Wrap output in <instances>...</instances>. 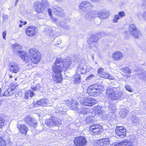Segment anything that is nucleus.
I'll use <instances>...</instances> for the list:
<instances>
[{
    "label": "nucleus",
    "mask_w": 146,
    "mask_h": 146,
    "mask_svg": "<svg viewBox=\"0 0 146 146\" xmlns=\"http://www.w3.org/2000/svg\"><path fill=\"white\" fill-rule=\"evenodd\" d=\"M87 112L86 111V110L84 109V110H82L80 112V114H82L83 115H86L87 113Z\"/></svg>",
    "instance_id": "603ef678"
},
{
    "label": "nucleus",
    "mask_w": 146,
    "mask_h": 146,
    "mask_svg": "<svg viewBox=\"0 0 146 146\" xmlns=\"http://www.w3.org/2000/svg\"><path fill=\"white\" fill-rule=\"evenodd\" d=\"M79 8L80 12L85 13L89 11L92 8V6L89 2L86 1L80 4Z\"/></svg>",
    "instance_id": "423d86ee"
},
{
    "label": "nucleus",
    "mask_w": 146,
    "mask_h": 146,
    "mask_svg": "<svg viewBox=\"0 0 146 146\" xmlns=\"http://www.w3.org/2000/svg\"><path fill=\"white\" fill-rule=\"evenodd\" d=\"M142 4L143 6H146V0H143Z\"/></svg>",
    "instance_id": "0e129e2a"
},
{
    "label": "nucleus",
    "mask_w": 146,
    "mask_h": 146,
    "mask_svg": "<svg viewBox=\"0 0 146 146\" xmlns=\"http://www.w3.org/2000/svg\"><path fill=\"white\" fill-rule=\"evenodd\" d=\"M115 88H108L106 94L112 100L116 101L120 100L123 95V92L121 90H116Z\"/></svg>",
    "instance_id": "f03ea898"
},
{
    "label": "nucleus",
    "mask_w": 146,
    "mask_h": 146,
    "mask_svg": "<svg viewBox=\"0 0 146 146\" xmlns=\"http://www.w3.org/2000/svg\"><path fill=\"white\" fill-rule=\"evenodd\" d=\"M127 143L125 141H123L116 144L114 146H127Z\"/></svg>",
    "instance_id": "37998d69"
},
{
    "label": "nucleus",
    "mask_w": 146,
    "mask_h": 146,
    "mask_svg": "<svg viewBox=\"0 0 146 146\" xmlns=\"http://www.w3.org/2000/svg\"><path fill=\"white\" fill-rule=\"evenodd\" d=\"M54 21L56 22L57 25L58 26H60L61 27H63L64 26L63 24H66V23L65 21H62L59 22L58 20L56 19H54Z\"/></svg>",
    "instance_id": "ea45409f"
},
{
    "label": "nucleus",
    "mask_w": 146,
    "mask_h": 146,
    "mask_svg": "<svg viewBox=\"0 0 146 146\" xmlns=\"http://www.w3.org/2000/svg\"><path fill=\"white\" fill-rule=\"evenodd\" d=\"M137 17L139 20H141L143 17V15L141 13L139 12L137 13Z\"/></svg>",
    "instance_id": "09e8293b"
},
{
    "label": "nucleus",
    "mask_w": 146,
    "mask_h": 146,
    "mask_svg": "<svg viewBox=\"0 0 146 146\" xmlns=\"http://www.w3.org/2000/svg\"><path fill=\"white\" fill-rule=\"evenodd\" d=\"M116 109V106L115 105L113 104H110L108 108L109 111L111 113L114 112Z\"/></svg>",
    "instance_id": "f704fd0d"
},
{
    "label": "nucleus",
    "mask_w": 146,
    "mask_h": 146,
    "mask_svg": "<svg viewBox=\"0 0 146 146\" xmlns=\"http://www.w3.org/2000/svg\"><path fill=\"white\" fill-rule=\"evenodd\" d=\"M48 11L49 16H51L52 15V11L51 9H48Z\"/></svg>",
    "instance_id": "e2e57ef3"
},
{
    "label": "nucleus",
    "mask_w": 146,
    "mask_h": 146,
    "mask_svg": "<svg viewBox=\"0 0 146 146\" xmlns=\"http://www.w3.org/2000/svg\"><path fill=\"white\" fill-rule=\"evenodd\" d=\"M102 129V127H97V129L94 130L93 131H92L91 133H92V134H94L95 135H98L100 134L101 133V130Z\"/></svg>",
    "instance_id": "e433bc0d"
},
{
    "label": "nucleus",
    "mask_w": 146,
    "mask_h": 146,
    "mask_svg": "<svg viewBox=\"0 0 146 146\" xmlns=\"http://www.w3.org/2000/svg\"><path fill=\"white\" fill-rule=\"evenodd\" d=\"M118 15L121 18L125 15V14L123 11L119 12L118 13Z\"/></svg>",
    "instance_id": "3c124183"
},
{
    "label": "nucleus",
    "mask_w": 146,
    "mask_h": 146,
    "mask_svg": "<svg viewBox=\"0 0 146 146\" xmlns=\"http://www.w3.org/2000/svg\"><path fill=\"white\" fill-rule=\"evenodd\" d=\"M59 124L58 119L55 117H51L46 119L45 121V125L50 128L55 127Z\"/></svg>",
    "instance_id": "0eeeda50"
},
{
    "label": "nucleus",
    "mask_w": 146,
    "mask_h": 146,
    "mask_svg": "<svg viewBox=\"0 0 146 146\" xmlns=\"http://www.w3.org/2000/svg\"><path fill=\"white\" fill-rule=\"evenodd\" d=\"M98 12L96 11H90L86 13L85 16L87 18H94L98 17Z\"/></svg>",
    "instance_id": "5701e85b"
},
{
    "label": "nucleus",
    "mask_w": 146,
    "mask_h": 146,
    "mask_svg": "<svg viewBox=\"0 0 146 146\" xmlns=\"http://www.w3.org/2000/svg\"><path fill=\"white\" fill-rule=\"evenodd\" d=\"M20 22L21 24H22L24 25H25L27 23V22L26 21H25L24 22L22 21H20Z\"/></svg>",
    "instance_id": "338daca9"
},
{
    "label": "nucleus",
    "mask_w": 146,
    "mask_h": 146,
    "mask_svg": "<svg viewBox=\"0 0 146 146\" xmlns=\"http://www.w3.org/2000/svg\"><path fill=\"white\" fill-rule=\"evenodd\" d=\"M129 31L134 37L138 39H139L141 37L142 35L141 32L137 29L135 25L133 24H130Z\"/></svg>",
    "instance_id": "6e6552de"
},
{
    "label": "nucleus",
    "mask_w": 146,
    "mask_h": 146,
    "mask_svg": "<svg viewBox=\"0 0 146 146\" xmlns=\"http://www.w3.org/2000/svg\"><path fill=\"white\" fill-rule=\"evenodd\" d=\"M24 121L25 123L30 127L36 128L37 126V123L35 119L32 118L29 116L25 117Z\"/></svg>",
    "instance_id": "9b49d317"
},
{
    "label": "nucleus",
    "mask_w": 146,
    "mask_h": 146,
    "mask_svg": "<svg viewBox=\"0 0 146 146\" xmlns=\"http://www.w3.org/2000/svg\"><path fill=\"white\" fill-rule=\"evenodd\" d=\"M98 13V17L101 19H106L109 16V13L107 12H106L104 11H100Z\"/></svg>",
    "instance_id": "4be33fe9"
},
{
    "label": "nucleus",
    "mask_w": 146,
    "mask_h": 146,
    "mask_svg": "<svg viewBox=\"0 0 146 146\" xmlns=\"http://www.w3.org/2000/svg\"><path fill=\"white\" fill-rule=\"evenodd\" d=\"M112 57L115 60H117L123 57L122 53L119 51H116L112 54Z\"/></svg>",
    "instance_id": "412c9836"
},
{
    "label": "nucleus",
    "mask_w": 146,
    "mask_h": 146,
    "mask_svg": "<svg viewBox=\"0 0 146 146\" xmlns=\"http://www.w3.org/2000/svg\"><path fill=\"white\" fill-rule=\"evenodd\" d=\"M34 59H31V60L34 64H37L40 61L41 59V54L39 51L34 55Z\"/></svg>",
    "instance_id": "b1692460"
},
{
    "label": "nucleus",
    "mask_w": 146,
    "mask_h": 146,
    "mask_svg": "<svg viewBox=\"0 0 146 146\" xmlns=\"http://www.w3.org/2000/svg\"><path fill=\"white\" fill-rule=\"evenodd\" d=\"M52 9L54 13L56 15H60V14L62 13V10L60 7L56 5L52 6Z\"/></svg>",
    "instance_id": "cd10ccee"
},
{
    "label": "nucleus",
    "mask_w": 146,
    "mask_h": 146,
    "mask_svg": "<svg viewBox=\"0 0 146 146\" xmlns=\"http://www.w3.org/2000/svg\"><path fill=\"white\" fill-rule=\"evenodd\" d=\"M35 8L37 12L40 13L44 9L45 5L40 2H36L35 3Z\"/></svg>",
    "instance_id": "2eb2a0df"
},
{
    "label": "nucleus",
    "mask_w": 146,
    "mask_h": 146,
    "mask_svg": "<svg viewBox=\"0 0 146 146\" xmlns=\"http://www.w3.org/2000/svg\"><path fill=\"white\" fill-rule=\"evenodd\" d=\"M12 89L11 90V91H9V90H6L4 93L3 94V96H10L12 95L13 94V93H12Z\"/></svg>",
    "instance_id": "58836bf2"
},
{
    "label": "nucleus",
    "mask_w": 146,
    "mask_h": 146,
    "mask_svg": "<svg viewBox=\"0 0 146 146\" xmlns=\"http://www.w3.org/2000/svg\"><path fill=\"white\" fill-rule=\"evenodd\" d=\"M143 17L145 20H146V12H144L143 14Z\"/></svg>",
    "instance_id": "774afa93"
},
{
    "label": "nucleus",
    "mask_w": 146,
    "mask_h": 146,
    "mask_svg": "<svg viewBox=\"0 0 146 146\" xmlns=\"http://www.w3.org/2000/svg\"><path fill=\"white\" fill-rule=\"evenodd\" d=\"M108 74L106 72H102L100 74V76L101 77L105 79H107Z\"/></svg>",
    "instance_id": "c03bdc74"
},
{
    "label": "nucleus",
    "mask_w": 146,
    "mask_h": 146,
    "mask_svg": "<svg viewBox=\"0 0 146 146\" xmlns=\"http://www.w3.org/2000/svg\"><path fill=\"white\" fill-rule=\"evenodd\" d=\"M29 92H25V98L27 99L29 98Z\"/></svg>",
    "instance_id": "864d4df0"
},
{
    "label": "nucleus",
    "mask_w": 146,
    "mask_h": 146,
    "mask_svg": "<svg viewBox=\"0 0 146 146\" xmlns=\"http://www.w3.org/2000/svg\"><path fill=\"white\" fill-rule=\"evenodd\" d=\"M121 70L124 73L129 74L131 72V70L127 67L122 68L121 69Z\"/></svg>",
    "instance_id": "a19ab883"
},
{
    "label": "nucleus",
    "mask_w": 146,
    "mask_h": 146,
    "mask_svg": "<svg viewBox=\"0 0 146 146\" xmlns=\"http://www.w3.org/2000/svg\"><path fill=\"white\" fill-rule=\"evenodd\" d=\"M39 51L36 49L33 48H31L29 50V56L31 59H34L35 57L34 55H35L36 53H37Z\"/></svg>",
    "instance_id": "a878e982"
},
{
    "label": "nucleus",
    "mask_w": 146,
    "mask_h": 146,
    "mask_svg": "<svg viewBox=\"0 0 146 146\" xmlns=\"http://www.w3.org/2000/svg\"><path fill=\"white\" fill-rule=\"evenodd\" d=\"M111 85L110 86H111V87H109L108 88H112V89H114L115 88L116 90H118V83L116 81H113L112 83H111Z\"/></svg>",
    "instance_id": "72a5a7b5"
},
{
    "label": "nucleus",
    "mask_w": 146,
    "mask_h": 146,
    "mask_svg": "<svg viewBox=\"0 0 146 146\" xmlns=\"http://www.w3.org/2000/svg\"><path fill=\"white\" fill-rule=\"evenodd\" d=\"M105 33L104 32H101L100 33H98L95 35H92L88 40V43L90 45V47L93 48L94 47L96 48L97 44L96 42L97 41L99 38L102 36H104Z\"/></svg>",
    "instance_id": "20e7f679"
},
{
    "label": "nucleus",
    "mask_w": 146,
    "mask_h": 146,
    "mask_svg": "<svg viewBox=\"0 0 146 146\" xmlns=\"http://www.w3.org/2000/svg\"><path fill=\"white\" fill-rule=\"evenodd\" d=\"M80 104L85 106H92L96 103V100L92 98H82L79 99Z\"/></svg>",
    "instance_id": "39448f33"
},
{
    "label": "nucleus",
    "mask_w": 146,
    "mask_h": 146,
    "mask_svg": "<svg viewBox=\"0 0 146 146\" xmlns=\"http://www.w3.org/2000/svg\"><path fill=\"white\" fill-rule=\"evenodd\" d=\"M73 60H74V62L78 64L79 65V64H81V63L83 62H81L80 56L77 54H74V55L73 58Z\"/></svg>",
    "instance_id": "7c9ffc66"
},
{
    "label": "nucleus",
    "mask_w": 146,
    "mask_h": 146,
    "mask_svg": "<svg viewBox=\"0 0 146 146\" xmlns=\"http://www.w3.org/2000/svg\"><path fill=\"white\" fill-rule=\"evenodd\" d=\"M94 77V75L91 74L89 76H88L87 78H86V80H90L92 78H93V77Z\"/></svg>",
    "instance_id": "bf43d9fd"
},
{
    "label": "nucleus",
    "mask_w": 146,
    "mask_h": 146,
    "mask_svg": "<svg viewBox=\"0 0 146 146\" xmlns=\"http://www.w3.org/2000/svg\"><path fill=\"white\" fill-rule=\"evenodd\" d=\"M21 58L26 63H29L31 62V58H29V56L28 55V54L26 53H24L23 51L20 55Z\"/></svg>",
    "instance_id": "aec40b11"
},
{
    "label": "nucleus",
    "mask_w": 146,
    "mask_h": 146,
    "mask_svg": "<svg viewBox=\"0 0 146 146\" xmlns=\"http://www.w3.org/2000/svg\"><path fill=\"white\" fill-rule=\"evenodd\" d=\"M120 18V17L118 15H115L114 17V19L113 20V22L114 23H117V20L119 19Z\"/></svg>",
    "instance_id": "49530a36"
},
{
    "label": "nucleus",
    "mask_w": 146,
    "mask_h": 146,
    "mask_svg": "<svg viewBox=\"0 0 146 146\" xmlns=\"http://www.w3.org/2000/svg\"><path fill=\"white\" fill-rule=\"evenodd\" d=\"M102 126L99 124H93V125H91L89 127V131L90 132H91L92 131H93L94 130H95V129H97L98 127V128L100 127L101 128Z\"/></svg>",
    "instance_id": "2f4dec72"
},
{
    "label": "nucleus",
    "mask_w": 146,
    "mask_h": 146,
    "mask_svg": "<svg viewBox=\"0 0 146 146\" xmlns=\"http://www.w3.org/2000/svg\"><path fill=\"white\" fill-rule=\"evenodd\" d=\"M12 47L13 50V52L19 55L23 52V51L20 49L22 48V46L20 44H13L12 45Z\"/></svg>",
    "instance_id": "dca6fc26"
},
{
    "label": "nucleus",
    "mask_w": 146,
    "mask_h": 146,
    "mask_svg": "<svg viewBox=\"0 0 146 146\" xmlns=\"http://www.w3.org/2000/svg\"><path fill=\"white\" fill-rule=\"evenodd\" d=\"M19 67L18 65L15 64H12L10 65V71L12 72L17 73L19 70Z\"/></svg>",
    "instance_id": "393cba45"
},
{
    "label": "nucleus",
    "mask_w": 146,
    "mask_h": 146,
    "mask_svg": "<svg viewBox=\"0 0 146 146\" xmlns=\"http://www.w3.org/2000/svg\"><path fill=\"white\" fill-rule=\"evenodd\" d=\"M131 123L133 124H138L139 123V119L135 116H133L131 118Z\"/></svg>",
    "instance_id": "c9c22d12"
},
{
    "label": "nucleus",
    "mask_w": 146,
    "mask_h": 146,
    "mask_svg": "<svg viewBox=\"0 0 146 146\" xmlns=\"http://www.w3.org/2000/svg\"><path fill=\"white\" fill-rule=\"evenodd\" d=\"M121 112L123 116H125L127 113V110L126 109L123 108L121 110Z\"/></svg>",
    "instance_id": "a18cd8bd"
},
{
    "label": "nucleus",
    "mask_w": 146,
    "mask_h": 146,
    "mask_svg": "<svg viewBox=\"0 0 146 146\" xmlns=\"http://www.w3.org/2000/svg\"><path fill=\"white\" fill-rule=\"evenodd\" d=\"M41 88V86L39 84H37L35 85H33L31 87V89L34 91L38 90Z\"/></svg>",
    "instance_id": "4c0bfd02"
},
{
    "label": "nucleus",
    "mask_w": 146,
    "mask_h": 146,
    "mask_svg": "<svg viewBox=\"0 0 146 146\" xmlns=\"http://www.w3.org/2000/svg\"><path fill=\"white\" fill-rule=\"evenodd\" d=\"M110 139L108 137H106L100 139L97 141L98 144H100L101 146H106V145H109L110 143Z\"/></svg>",
    "instance_id": "f3484780"
},
{
    "label": "nucleus",
    "mask_w": 146,
    "mask_h": 146,
    "mask_svg": "<svg viewBox=\"0 0 146 146\" xmlns=\"http://www.w3.org/2000/svg\"><path fill=\"white\" fill-rule=\"evenodd\" d=\"M74 141V144L76 146H84L87 142L85 138L82 136L75 137Z\"/></svg>",
    "instance_id": "1a4fd4ad"
},
{
    "label": "nucleus",
    "mask_w": 146,
    "mask_h": 146,
    "mask_svg": "<svg viewBox=\"0 0 146 146\" xmlns=\"http://www.w3.org/2000/svg\"><path fill=\"white\" fill-rule=\"evenodd\" d=\"M125 88L127 90L130 92H132L133 90V89L131 88L130 86L128 85H125Z\"/></svg>",
    "instance_id": "de8ad7c7"
},
{
    "label": "nucleus",
    "mask_w": 146,
    "mask_h": 146,
    "mask_svg": "<svg viewBox=\"0 0 146 146\" xmlns=\"http://www.w3.org/2000/svg\"><path fill=\"white\" fill-rule=\"evenodd\" d=\"M38 106H45L48 105V100L47 99H42L38 100L36 103Z\"/></svg>",
    "instance_id": "bb28decb"
},
{
    "label": "nucleus",
    "mask_w": 146,
    "mask_h": 146,
    "mask_svg": "<svg viewBox=\"0 0 146 146\" xmlns=\"http://www.w3.org/2000/svg\"><path fill=\"white\" fill-rule=\"evenodd\" d=\"M6 35V31H5L3 33V38L5 39Z\"/></svg>",
    "instance_id": "052dcab7"
},
{
    "label": "nucleus",
    "mask_w": 146,
    "mask_h": 146,
    "mask_svg": "<svg viewBox=\"0 0 146 146\" xmlns=\"http://www.w3.org/2000/svg\"><path fill=\"white\" fill-rule=\"evenodd\" d=\"M97 108H96V110H98V113H100L101 110H100V107L99 106H97Z\"/></svg>",
    "instance_id": "69168bd1"
},
{
    "label": "nucleus",
    "mask_w": 146,
    "mask_h": 146,
    "mask_svg": "<svg viewBox=\"0 0 146 146\" xmlns=\"http://www.w3.org/2000/svg\"><path fill=\"white\" fill-rule=\"evenodd\" d=\"M66 102L71 109L76 111L78 110L79 108L78 107V103L76 100H67Z\"/></svg>",
    "instance_id": "ddd939ff"
},
{
    "label": "nucleus",
    "mask_w": 146,
    "mask_h": 146,
    "mask_svg": "<svg viewBox=\"0 0 146 146\" xmlns=\"http://www.w3.org/2000/svg\"><path fill=\"white\" fill-rule=\"evenodd\" d=\"M74 82L76 84H77L81 82L80 75L77 72L75 75L73 76Z\"/></svg>",
    "instance_id": "c85d7f7f"
},
{
    "label": "nucleus",
    "mask_w": 146,
    "mask_h": 146,
    "mask_svg": "<svg viewBox=\"0 0 146 146\" xmlns=\"http://www.w3.org/2000/svg\"><path fill=\"white\" fill-rule=\"evenodd\" d=\"M104 71V69L102 68H100L98 69V72L99 73V74L100 75V74L102 72H103Z\"/></svg>",
    "instance_id": "4d7b16f0"
},
{
    "label": "nucleus",
    "mask_w": 146,
    "mask_h": 146,
    "mask_svg": "<svg viewBox=\"0 0 146 146\" xmlns=\"http://www.w3.org/2000/svg\"><path fill=\"white\" fill-rule=\"evenodd\" d=\"M79 120L78 119L76 120L75 121H74V123L77 125V126H78L79 125Z\"/></svg>",
    "instance_id": "680f3d73"
},
{
    "label": "nucleus",
    "mask_w": 146,
    "mask_h": 146,
    "mask_svg": "<svg viewBox=\"0 0 146 146\" xmlns=\"http://www.w3.org/2000/svg\"><path fill=\"white\" fill-rule=\"evenodd\" d=\"M2 138L0 137V146H6V145L4 144V143H2Z\"/></svg>",
    "instance_id": "13d9d810"
},
{
    "label": "nucleus",
    "mask_w": 146,
    "mask_h": 146,
    "mask_svg": "<svg viewBox=\"0 0 146 146\" xmlns=\"http://www.w3.org/2000/svg\"><path fill=\"white\" fill-rule=\"evenodd\" d=\"M139 77L142 80L146 81V71H142L139 74Z\"/></svg>",
    "instance_id": "473e14b6"
},
{
    "label": "nucleus",
    "mask_w": 146,
    "mask_h": 146,
    "mask_svg": "<svg viewBox=\"0 0 146 146\" xmlns=\"http://www.w3.org/2000/svg\"><path fill=\"white\" fill-rule=\"evenodd\" d=\"M3 21L5 23H7L8 21V16L6 14H4L2 15Z\"/></svg>",
    "instance_id": "79ce46f5"
},
{
    "label": "nucleus",
    "mask_w": 146,
    "mask_h": 146,
    "mask_svg": "<svg viewBox=\"0 0 146 146\" xmlns=\"http://www.w3.org/2000/svg\"><path fill=\"white\" fill-rule=\"evenodd\" d=\"M35 94V93L33 91L30 90L29 91V95L30 97H33Z\"/></svg>",
    "instance_id": "5fc2aeb1"
},
{
    "label": "nucleus",
    "mask_w": 146,
    "mask_h": 146,
    "mask_svg": "<svg viewBox=\"0 0 146 146\" xmlns=\"http://www.w3.org/2000/svg\"><path fill=\"white\" fill-rule=\"evenodd\" d=\"M52 78L53 80L58 83H61L62 80L61 74L54 73L53 74Z\"/></svg>",
    "instance_id": "a211bd4d"
},
{
    "label": "nucleus",
    "mask_w": 146,
    "mask_h": 146,
    "mask_svg": "<svg viewBox=\"0 0 146 146\" xmlns=\"http://www.w3.org/2000/svg\"><path fill=\"white\" fill-rule=\"evenodd\" d=\"M104 89V87L100 84H94L88 87L87 92L89 95L95 96L97 94L102 93Z\"/></svg>",
    "instance_id": "7ed1b4c3"
},
{
    "label": "nucleus",
    "mask_w": 146,
    "mask_h": 146,
    "mask_svg": "<svg viewBox=\"0 0 146 146\" xmlns=\"http://www.w3.org/2000/svg\"><path fill=\"white\" fill-rule=\"evenodd\" d=\"M73 62L70 58H67L65 61L60 58H57L52 67L54 73L61 74L63 70H66Z\"/></svg>",
    "instance_id": "f257e3e1"
},
{
    "label": "nucleus",
    "mask_w": 146,
    "mask_h": 146,
    "mask_svg": "<svg viewBox=\"0 0 146 146\" xmlns=\"http://www.w3.org/2000/svg\"><path fill=\"white\" fill-rule=\"evenodd\" d=\"M17 127L21 133L23 134H26L28 131V129L26 125L23 124H17Z\"/></svg>",
    "instance_id": "6ab92c4d"
},
{
    "label": "nucleus",
    "mask_w": 146,
    "mask_h": 146,
    "mask_svg": "<svg viewBox=\"0 0 146 146\" xmlns=\"http://www.w3.org/2000/svg\"><path fill=\"white\" fill-rule=\"evenodd\" d=\"M77 70L80 71L81 74H85L87 72L86 64L84 62L81 63L78 67Z\"/></svg>",
    "instance_id": "4468645a"
},
{
    "label": "nucleus",
    "mask_w": 146,
    "mask_h": 146,
    "mask_svg": "<svg viewBox=\"0 0 146 146\" xmlns=\"http://www.w3.org/2000/svg\"><path fill=\"white\" fill-rule=\"evenodd\" d=\"M96 120L94 117L92 116H89L86 118V119L85 120V121L86 123L89 124L95 122Z\"/></svg>",
    "instance_id": "c756f323"
},
{
    "label": "nucleus",
    "mask_w": 146,
    "mask_h": 146,
    "mask_svg": "<svg viewBox=\"0 0 146 146\" xmlns=\"http://www.w3.org/2000/svg\"><path fill=\"white\" fill-rule=\"evenodd\" d=\"M5 120L0 118V128L1 127L4 125Z\"/></svg>",
    "instance_id": "8fccbe9b"
},
{
    "label": "nucleus",
    "mask_w": 146,
    "mask_h": 146,
    "mask_svg": "<svg viewBox=\"0 0 146 146\" xmlns=\"http://www.w3.org/2000/svg\"><path fill=\"white\" fill-rule=\"evenodd\" d=\"M37 33V29L34 26H29L26 29V34L29 36H34L36 35Z\"/></svg>",
    "instance_id": "9d476101"
},
{
    "label": "nucleus",
    "mask_w": 146,
    "mask_h": 146,
    "mask_svg": "<svg viewBox=\"0 0 146 146\" xmlns=\"http://www.w3.org/2000/svg\"><path fill=\"white\" fill-rule=\"evenodd\" d=\"M126 131L125 128L122 126H118L115 129V132L118 136L123 138L126 136Z\"/></svg>",
    "instance_id": "f8f14e48"
},
{
    "label": "nucleus",
    "mask_w": 146,
    "mask_h": 146,
    "mask_svg": "<svg viewBox=\"0 0 146 146\" xmlns=\"http://www.w3.org/2000/svg\"><path fill=\"white\" fill-rule=\"evenodd\" d=\"M107 79L113 80L114 79V77L113 76H111L108 74Z\"/></svg>",
    "instance_id": "6e6d98bb"
}]
</instances>
